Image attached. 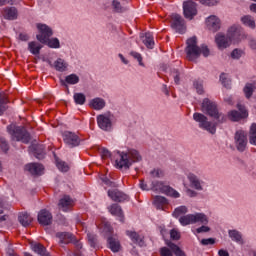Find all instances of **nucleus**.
<instances>
[{
  "label": "nucleus",
  "mask_w": 256,
  "mask_h": 256,
  "mask_svg": "<svg viewBox=\"0 0 256 256\" xmlns=\"http://www.w3.org/2000/svg\"><path fill=\"white\" fill-rule=\"evenodd\" d=\"M143 158L139 151L129 148L125 151H117L115 155V167L127 171L133 163H139Z\"/></svg>",
  "instance_id": "nucleus-1"
},
{
  "label": "nucleus",
  "mask_w": 256,
  "mask_h": 256,
  "mask_svg": "<svg viewBox=\"0 0 256 256\" xmlns=\"http://www.w3.org/2000/svg\"><path fill=\"white\" fill-rule=\"evenodd\" d=\"M185 53L189 61H195L196 59H199L201 54H203V57H209L210 55V51L207 45H202L201 47L197 45L196 36L187 39Z\"/></svg>",
  "instance_id": "nucleus-2"
},
{
  "label": "nucleus",
  "mask_w": 256,
  "mask_h": 256,
  "mask_svg": "<svg viewBox=\"0 0 256 256\" xmlns=\"http://www.w3.org/2000/svg\"><path fill=\"white\" fill-rule=\"evenodd\" d=\"M201 109L203 113L209 115V117H212V119H215L217 123H225V121H227V116L219 112L217 104L211 101L209 98H205L202 101Z\"/></svg>",
  "instance_id": "nucleus-3"
},
{
  "label": "nucleus",
  "mask_w": 256,
  "mask_h": 256,
  "mask_svg": "<svg viewBox=\"0 0 256 256\" xmlns=\"http://www.w3.org/2000/svg\"><path fill=\"white\" fill-rule=\"evenodd\" d=\"M179 223L183 227L187 225H209V217L205 213L196 212L194 214H187L179 218Z\"/></svg>",
  "instance_id": "nucleus-4"
},
{
  "label": "nucleus",
  "mask_w": 256,
  "mask_h": 256,
  "mask_svg": "<svg viewBox=\"0 0 256 256\" xmlns=\"http://www.w3.org/2000/svg\"><path fill=\"white\" fill-rule=\"evenodd\" d=\"M193 119L194 121H196V123H198V127L200 129L208 131V133H211V135H215V133H217V123L209 121L207 116H205L204 114L195 112L193 114Z\"/></svg>",
  "instance_id": "nucleus-5"
},
{
  "label": "nucleus",
  "mask_w": 256,
  "mask_h": 256,
  "mask_svg": "<svg viewBox=\"0 0 256 256\" xmlns=\"http://www.w3.org/2000/svg\"><path fill=\"white\" fill-rule=\"evenodd\" d=\"M9 135L13 141H21L22 143H29V132L21 126L10 125L7 127Z\"/></svg>",
  "instance_id": "nucleus-6"
},
{
  "label": "nucleus",
  "mask_w": 256,
  "mask_h": 256,
  "mask_svg": "<svg viewBox=\"0 0 256 256\" xmlns=\"http://www.w3.org/2000/svg\"><path fill=\"white\" fill-rule=\"evenodd\" d=\"M152 190L157 191L158 193H164V195H167L168 197H173L174 199H179V197H181V194H179L177 190L159 181L152 182Z\"/></svg>",
  "instance_id": "nucleus-7"
},
{
  "label": "nucleus",
  "mask_w": 256,
  "mask_h": 256,
  "mask_svg": "<svg viewBox=\"0 0 256 256\" xmlns=\"http://www.w3.org/2000/svg\"><path fill=\"white\" fill-rule=\"evenodd\" d=\"M234 143L237 151L243 153L245 149H247V133H245L243 130L236 131L234 135Z\"/></svg>",
  "instance_id": "nucleus-8"
},
{
  "label": "nucleus",
  "mask_w": 256,
  "mask_h": 256,
  "mask_svg": "<svg viewBox=\"0 0 256 256\" xmlns=\"http://www.w3.org/2000/svg\"><path fill=\"white\" fill-rule=\"evenodd\" d=\"M36 27L40 33L36 36V39L40 43H47V39H49L53 35V30L51 29V27L41 23H38Z\"/></svg>",
  "instance_id": "nucleus-9"
},
{
  "label": "nucleus",
  "mask_w": 256,
  "mask_h": 256,
  "mask_svg": "<svg viewBox=\"0 0 256 256\" xmlns=\"http://www.w3.org/2000/svg\"><path fill=\"white\" fill-rule=\"evenodd\" d=\"M64 143L70 147V149H73V147H79L81 144V138L73 132L65 131L62 134Z\"/></svg>",
  "instance_id": "nucleus-10"
},
{
  "label": "nucleus",
  "mask_w": 256,
  "mask_h": 256,
  "mask_svg": "<svg viewBox=\"0 0 256 256\" xmlns=\"http://www.w3.org/2000/svg\"><path fill=\"white\" fill-rule=\"evenodd\" d=\"M97 124L102 131H111L113 122L111 121V114H100L97 116Z\"/></svg>",
  "instance_id": "nucleus-11"
},
{
  "label": "nucleus",
  "mask_w": 256,
  "mask_h": 256,
  "mask_svg": "<svg viewBox=\"0 0 256 256\" xmlns=\"http://www.w3.org/2000/svg\"><path fill=\"white\" fill-rule=\"evenodd\" d=\"M238 111L237 110H232L228 113V118L230 121H241V119H245L248 117L247 110L245 109V106L238 104L237 105Z\"/></svg>",
  "instance_id": "nucleus-12"
},
{
  "label": "nucleus",
  "mask_w": 256,
  "mask_h": 256,
  "mask_svg": "<svg viewBox=\"0 0 256 256\" xmlns=\"http://www.w3.org/2000/svg\"><path fill=\"white\" fill-rule=\"evenodd\" d=\"M172 28L175 29L177 33H185L187 26H185V19L179 14H172Z\"/></svg>",
  "instance_id": "nucleus-13"
},
{
  "label": "nucleus",
  "mask_w": 256,
  "mask_h": 256,
  "mask_svg": "<svg viewBox=\"0 0 256 256\" xmlns=\"http://www.w3.org/2000/svg\"><path fill=\"white\" fill-rule=\"evenodd\" d=\"M183 13L186 19H193L197 15V4L191 0L184 2Z\"/></svg>",
  "instance_id": "nucleus-14"
},
{
  "label": "nucleus",
  "mask_w": 256,
  "mask_h": 256,
  "mask_svg": "<svg viewBox=\"0 0 256 256\" xmlns=\"http://www.w3.org/2000/svg\"><path fill=\"white\" fill-rule=\"evenodd\" d=\"M38 223L43 227H48L53 223V214L47 209H42L38 212Z\"/></svg>",
  "instance_id": "nucleus-15"
},
{
  "label": "nucleus",
  "mask_w": 256,
  "mask_h": 256,
  "mask_svg": "<svg viewBox=\"0 0 256 256\" xmlns=\"http://www.w3.org/2000/svg\"><path fill=\"white\" fill-rule=\"evenodd\" d=\"M74 206L75 200H73V198H71L69 195L63 196L58 203V208L64 213H67V211H71Z\"/></svg>",
  "instance_id": "nucleus-16"
},
{
  "label": "nucleus",
  "mask_w": 256,
  "mask_h": 256,
  "mask_svg": "<svg viewBox=\"0 0 256 256\" xmlns=\"http://www.w3.org/2000/svg\"><path fill=\"white\" fill-rule=\"evenodd\" d=\"M187 179L190 183V187L192 189H195L196 191H203V187H205V182L201 179H199V176L189 173L187 175Z\"/></svg>",
  "instance_id": "nucleus-17"
},
{
  "label": "nucleus",
  "mask_w": 256,
  "mask_h": 256,
  "mask_svg": "<svg viewBox=\"0 0 256 256\" xmlns=\"http://www.w3.org/2000/svg\"><path fill=\"white\" fill-rule=\"evenodd\" d=\"M215 43L220 49V51H223V49H227L231 45V39H229V36H226L223 33H218L215 36Z\"/></svg>",
  "instance_id": "nucleus-18"
},
{
  "label": "nucleus",
  "mask_w": 256,
  "mask_h": 256,
  "mask_svg": "<svg viewBox=\"0 0 256 256\" xmlns=\"http://www.w3.org/2000/svg\"><path fill=\"white\" fill-rule=\"evenodd\" d=\"M243 31L241 30V28L239 26H231L228 29V39H230V42L233 41V43H239V41H241V35H242Z\"/></svg>",
  "instance_id": "nucleus-19"
},
{
  "label": "nucleus",
  "mask_w": 256,
  "mask_h": 256,
  "mask_svg": "<svg viewBox=\"0 0 256 256\" xmlns=\"http://www.w3.org/2000/svg\"><path fill=\"white\" fill-rule=\"evenodd\" d=\"M108 196L110 197V199H112V201H116L118 203H122V201H127V199H129V196L119 191L118 189L109 190Z\"/></svg>",
  "instance_id": "nucleus-20"
},
{
  "label": "nucleus",
  "mask_w": 256,
  "mask_h": 256,
  "mask_svg": "<svg viewBox=\"0 0 256 256\" xmlns=\"http://www.w3.org/2000/svg\"><path fill=\"white\" fill-rule=\"evenodd\" d=\"M206 24L210 31H219L221 29V20L217 16H209L206 20Z\"/></svg>",
  "instance_id": "nucleus-21"
},
{
  "label": "nucleus",
  "mask_w": 256,
  "mask_h": 256,
  "mask_svg": "<svg viewBox=\"0 0 256 256\" xmlns=\"http://www.w3.org/2000/svg\"><path fill=\"white\" fill-rule=\"evenodd\" d=\"M44 167L39 163H30L25 166V171L31 173V175H41L44 171Z\"/></svg>",
  "instance_id": "nucleus-22"
},
{
  "label": "nucleus",
  "mask_w": 256,
  "mask_h": 256,
  "mask_svg": "<svg viewBox=\"0 0 256 256\" xmlns=\"http://www.w3.org/2000/svg\"><path fill=\"white\" fill-rule=\"evenodd\" d=\"M105 105V99L99 97L93 98L89 102V107H91V109H95V111H101V109H105Z\"/></svg>",
  "instance_id": "nucleus-23"
},
{
  "label": "nucleus",
  "mask_w": 256,
  "mask_h": 256,
  "mask_svg": "<svg viewBox=\"0 0 256 256\" xmlns=\"http://www.w3.org/2000/svg\"><path fill=\"white\" fill-rule=\"evenodd\" d=\"M53 67L60 73H65L69 67V63H67V61H65L63 58H58L56 61H54Z\"/></svg>",
  "instance_id": "nucleus-24"
},
{
  "label": "nucleus",
  "mask_w": 256,
  "mask_h": 256,
  "mask_svg": "<svg viewBox=\"0 0 256 256\" xmlns=\"http://www.w3.org/2000/svg\"><path fill=\"white\" fill-rule=\"evenodd\" d=\"M108 209L111 215L118 217L119 221L123 223L124 218H123V210L121 209V206H119L118 204H112L110 207H108Z\"/></svg>",
  "instance_id": "nucleus-25"
},
{
  "label": "nucleus",
  "mask_w": 256,
  "mask_h": 256,
  "mask_svg": "<svg viewBox=\"0 0 256 256\" xmlns=\"http://www.w3.org/2000/svg\"><path fill=\"white\" fill-rule=\"evenodd\" d=\"M228 235L232 241L239 243V245H243L245 243L243 240V234H241L239 230H229Z\"/></svg>",
  "instance_id": "nucleus-26"
},
{
  "label": "nucleus",
  "mask_w": 256,
  "mask_h": 256,
  "mask_svg": "<svg viewBox=\"0 0 256 256\" xmlns=\"http://www.w3.org/2000/svg\"><path fill=\"white\" fill-rule=\"evenodd\" d=\"M31 249L34 251V253H37V255L51 256L49 252H47V248H45V246H43L41 243H32Z\"/></svg>",
  "instance_id": "nucleus-27"
},
{
  "label": "nucleus",
  "mask_w": 256,
  "mask_h": 256,
  "mask_svg": "<svg viewBox=\"0 0 256 256\" xmlns=\"http://www.w3.org/2000/svg\"><path fill=\"white\" fill-rule=\"evenodd\" d=\"M18 221L23 227H29L31 225L33 218L27 212H22L18 216Z\"/></svg>",
  "instance_id": "nucleus-28"
},
{
  "label": "nucleus",
  "mask_w": 256,
  "mask_h": 256,
  "mask_svg": "<svg viewBox=\"0 0 256 256\" xmlns=\"http://www.w3.org/2000/svg\"><path fill=\"white\" fill-rule=\"evenodd\" d=\"M3 16L9 21H15V19H17V8L15 7L5 8L3 12Z\"/></svg>",
  "instance_id": "nucleus-29"
},
{
  "label": "nucleus",
  "mask_w": 256,
  "mask_h": 256,
  "mask_svg": "<svg viewBox=\"0 0 256 256\" xmlns=\"http://www.w3.org/2000/svg\"><path fill=\"white\" fill-rule=\"evenodd\" d=\"M56 237L59 239V243H64V245L73 241V235L67 232H58L56 233Z\"/></svg>",
  "instance_id": "nucleus-30"
},
{
  "label": "nucleus",
  "mask_w": 256,
  "mask_h": 256,
  "mask_svg": "<svg viewBox=\"0 0 256 256\" xmlns=\"http://www.w3.org/2000/svg\"><path fill=\"white\" fill-rule=\"evenodd\" d=\"M126 235H128V237H130V239H131V241H133V243H136L140 247H143V245H144L143 237L141 235H139L137 232L126 231Z\"/></svg>",
  "instance_id": "nucleus-31"
},
{
  "label": "nucleus",
  "mask_w": 256,
  "mask_h": 256,
  "mask_svg": "<svg viewBox=\"0 0 256 256\" xmlns=\"http://www.w3.org/2000/svg\"><path fill=\"white\" fill-rule=\"evenodd\" d=\"M153 203L156 209H160V210H164L165 206L169 205V201L167 200V198L163 196H155Z\"/></svg>",
  "instance_id": "nucleus-32"
},
{
  "label": "nucleus",
  "mask_w": 256,
  "mask_h": 256,
  "mask_svg": "<svg viewBox=\"0 0 256 256\" xmlns=\"http://www.w3.org/2000/svg\"><path fill=\"white\" fill-rule=\"evenodd\" d=\"M41 49H43V45L39 42L32 41L28 43V51H30L32 55H39V53H41Z\"/></svg>",
  "instance_id": "nucleus-33"
},
{
  "label": "nucleus",
  "mask_w": 256,
  "mask_h": 256,
  "mask_svg": "<svg viewBox=\"0 0 256 256\" xmlns=\"http://www.w3.org/2000/svg\"><path fill=\"white\" fill-rule=\"evenodd\" d=\"M189 213V208L187 206H179L174 209L172 215L175 219H180V217H185Z\"/></svg>",
  "instance_id": "nucleus-34"
},
{
  "label": "nucleus",
  "mask_w": 256,
  "mask_h": 256,
  "mask_svg": "<svg viewBox=\"0 0 256 256\" xmlns=\"http://www.w3.org/2000/svg\"><path fill=\"white\" fill-rule=\"evenodd\" d=\"M8 103L9 100H7V94H5V92L3 91H0V115L7 111V107H5V105H7Z\"/></svg>",
  "instance_id": "nucleus-35"
},
{
  "label": "nucleus",
  "mask_w": 256,
  "mask_h": 256,
  "mask_svg": "<svg viewBox=\"0 0 256 256\" xmlns=\"http://www.w3.org/2000/svg\"><path fill=\"white\" fill-rule=\"evenodd\" d=\"M256 89V83H247L243 89L244 95L246 99H250V97L253 95V91Z\"/></svg>",
  "instance_id": "nucleus-36"
},
{
  "label": "nucleus",
  "mask_w": 256,
  "mask_h": 256,
  "mask_svg": "<svg viewBox=\"0 0 256 256\" xmlns=\"http://www.w3.org/2000/svg\"><path fill=\"white\" fill-rule=\"evenodd\" d=\"M108 245L111 251H113V253H119V249L121 248V245L119 244V241H117V239L113 237H109Z\"/></svg>",
  "instance_id": "nucleus-37"
},
{
  "label": "nucleus",
  "mask_w": 256,
  "mask_h": 256,
  "mask_svg": "<svg viewBox=\"0 0 256 256\" xmlns=\"http://www.w3.org/2000/svg\"><path fill=\"white\" fill-rule=\"evenodd\" d=\"M143 43L146 45L147 49H153L155 42L153 41V34H151V32L145 34Z\"/></svg>",
  "instance_id": "nucleus-38"
},
{
  "label": "nucleus",
  "mask_w": 256,
  "mask_h": 256,
  "mask_svg": "<svg viewBox=\"0 0 256 256\" xmlns=\"http://www.w3.org/2000/svg\"><path fill=\"white\" fill-rule=\"evenodd\" d=\"M249 143H250V145H255L256 146V124L255 123H253L250 126Z\"/></svg>",
  "instance_id": "nucleus-39"
},
{
  "label": "nucleus",
  "mask_w": 256,
  "mask_h": 256,
  "mask_svg": "<svg viewBox=\"0 0 256 256\" xmlns=\"http://www.w3.org/2000/svg\"><path fill=\"white\" fill-rule=\"evenodd\" d=\"M44 45H47L50 47V49H59L61 47V43L59 42V39L57 38H47L46 43Z\"/></svg>",
  "instance_id": "nucleus-40"
},
{
  "label": "nucleus",
  "mask_w": 256,
  "mask_h": 256,
  "mask_svg": "<svg viewBox=\"0 0 256 256\" xmlns=\"http://www.w3.org/2000/svg\"><path fill=\"white\" fill-rule=\"evenodd\" d=\"M35 157L36 159H44L45 158V146L37 145L35 146Z\"/></svg>",
  "instance_id": "nucleus-41"
},
{
  "label": "nucleus",
  "mask_w": 256,
  "mask_h": 256,
  "mask_svg": "<svg viewBox=\"0 0 256 256\" xmlns=\"http://www.w3.org/2000/svg\"><path fill=\"white\" fill-rule=\"evenodd\" d=\"M242 23L246 25V27H250V29H255V20L251 16H244L241 19Z\"/></svg>",
  "instance_id": "nucleus-42"
},
{
  "label": "nucleus",
  "mask_w": 256,
  "mask_h": 256,
  "mask_svg": "<svg viewBox=\"0 0 256 256\" xmlns=\"http://www.w3.org/2000/svg\"><path fill=\"white\" fill-rule=\"evenodd\" d=\"M56 166L59 171H62V173H67V171H69V164L59 158L56 159Z\"/></svg>",
  "instance_id": "nucleus-43"
},
{
  "label": "nucleus",
  "mask_w": 256,
  "mask_h": 256,
  "mask_svg": "<svg viewBox=\"0 0 256 256\" xmlns=\"http://www.w3.org/2000/svg\"><path fill=\"white\" fill-rule=\"evenodd\" d=\"M87 98L85 97V94L83 93H75L74 94V101L76 105H85V101Z\"/></svg>",
  "instance_id": "nucleus-44"
},
{
  "label": "nucleus",
  "mask_w": 256,
  "mask_h": 256,
  "mask_svg": "<svg viewBox=\"0 0 256 256\" xmlns=\"http://www.w3.org/2000/svg\"><path fill=\"white\" fill-rule=\"evenodd\" d=\"M150 175L153 179H161V177H165V172L161 168H154Z\"/></svg>",
  "instance_id": "nucleus-45"
},
{
  "label": "nucleus",
  "mask_w": 256,
  "mask_h": 256,
  "mask_svg": "<svg viewBox=\"0 0 256 256\" xmlns=\"http://www.w3.org/2000/svg\"><path fill=\"white\" fill-rule=\"evenodd\" d=\"M220 81L222 85L226 87V89H231V79H229V76L225 73H222L220 75Z\"/></svg>",
  "instance_id": "nucleus-46"
},
{
  "label": "nucleus",
  "mask_w": 256,
  "mask_h": 256,
  "mask_svg": "<svg viewBox=\"0 0 256 256\" xmlns=\"http://www.w3.org/2000/svg\"><path fill=\"white\" fill-rule=\"evenodd\" d=\"M65 81L68 85H77V83H79V76L76 74H70L66 76Z\"/></svg>",
  "instance_id": "nucleus-47"
},
{
  "label": "nucleus",
  "mask_w": 256,
  "mask_h": 256,
  "mask_svg": "<svg viewBox=\"0 0 256 256\" xmlns=\"http://www.w3.org/2000/svg\"><path fill=\"white\" fill-rule=\"evenodd\" d=\"M169 247L176 256H187L185 252L181 250V248H179V246H177L176 244L171 243L169 244Z\"/></svg>",
  "instance_id": "nucleus-48"
},
{
  "label": "nucleus",
  "mask_w": 256,
  "mask_h": 256,
  "mask_svg": "<svg viewBox=\"0 0 256 256\" xmlns=\"http://www.w3.org/2000/svg\"><path fill=\"white\" fill-rule=\"evenodd\" d=\"M87 238L90 247H92L93 249L97 248V235L93 233H88Z\"/></svg>",
  "instance_id": "nucleus-49"
},
{
  "label": "nucleus",
  "mask_w": 256,
  "mask_h": 256,
  "mask_svg": "<svg viewBox=\"0 0 256 256\" xmlns=\"http://www.w3.org/2000/svg\"><path fill=\"white\" fill-rule=\"evenodd\" d=\"M171 77L174 79L176 85L181 81V72L178 69H172L170 72Z\"/></svg>",
  "instance_id": "nucleus-50"
},
{
  "label": "nucleus",
  "mask_w": 256,
  "mask_h": 256,
  "mask_svg": "<svg viewBox=\"0 0 256 256\" xmlns=\"http://www.w3.org/2000/svg\"><path fill=\"white\" fill-rule=\"evenodd\" d=\"M130 55L131 57H133V59H136V61H138L140 67H145V63H143V56H141L139 52L132 51L130 52Z\"/></svg>",
  "instance_id": "nucleus-51"
},
{
  "label": "nucleus",
  "mask_w": 256,
  "mask_h": 256,
  "mask_svg": "<svg viewBox=\"0 0 256 256\" xmlns=\"http://www.w3.org/2000/svg\"><path fill=\"white\" fill-rule=\"evenodd\" d=\"M194 89H196L198 95H203V82L201 80H195Z\"/></svg>",
  "instance_id": "nucleus-52"
},
{
  "label": "nucleus",
  "mask_w": 256,
  "mask_h": 256,
  "mask_svg": "<svg viewBox=\"0 0 256 256\" xmlns=\"http://www.w3.org/2000/svg\"><path fill=\"white\" fill-rule=\"evenodd\" d=\"M112 7L116 13H123V6H121V2H119V0H113Z\"/></svg>",
  "instance_id": "nucleus-53"
},
{
  "label": "nucleus",
  "mask_w": 256,
  "mask_h": 256,
  "mask_svg": "<svg viewBox=\"0 0 256 256\" xmlns=\"http://www.w3.org/2000/svg\"><path fill=\"white\" fill-rule=\"evenodd\" d=\"M202 226H200L199 228H197L195 230V233L199 234V233H209V231H211V228H209L207 226V224H200Z\"/></svg>",
  "instance_id": "nucleus-54"
},
{
  "label": "nucleus",
  "mask_w": 256,
  "mask_h": 256,
  "mask_svg": "<svg viewBox=\"0 0 256 256\" xmlns=\"http://www.w3.org/2000/svg\"><path fill=\"white\" fill-rule=\"evenodd\" d=\"M202 5L213 7L219 3V0H199Z\"/></svg>",
  "instance_id": "nucleus-55"
},
{
  "label": "nucleus",
  "mask_w": 256,
  "mask_h": 256,
  "mask_svg": "<svg viewBox=\"0 0 256 256\" xmlns=\"http://www.w3.org/2000/svg\"><path fill=\"white\" fill-rule=\"evenodd\" d=\"M243 56V50L241 49H234L231 53L232 59H241Z\"/></svg>",
  "instance_id": "nucleus-56"
},
{
  "label": "nucleus",
  "mask_w": 256,
  "mask_h": 256,
  "mask_svg": "<svg viewBox=\"0 0 256 256\" xmlns=\"http://www.w3.org/2000/svg\"><path fill=\"white\" fill-rule=\"evenodd\" d=\"M170 237L174 241H179V239H181V233H179V231H177V229H172L170 231Z\"/></svg>",
  "instance_id": "nucleus-57"
},
{
  "label": "nucleus",
  "mask_w": 256,
  "mask_h": 256,
  "mask_svg": "<svg viewBox=\"0 0 256 256\" xmlns=\"http://www.w3.org/2000/svg\"><path fill=\"white\" fill-rule=\"evenodd\" d=\"M100 155L102 156V159H109V157H111V152L107 148H101Z\"/></svg>",
  "instance_id": "nucleus-58"
},
{
  "label": "nucleus",
  "mask_w": 256,
  "mask_h": 256,
  "mask_svg": "<svg viewBox=\"0 0 256 256\" xmlns=\"http://www.w3.org/2000/svg\"><path fill=\"white\" fill-rule=\"evenodd\" d=\"M0 148L4 153H7L9 151V144H7V141H5V139H0Z\"/></svg>",
  "instance_id": "nucleus-59"
},
{
  "label": "nucleus",
  "mask_w": 256,
  "mask_h": 256,
  "mask_svg": "<svg viewBox=\"0 0 256 256\" xmlns=\"http://www.w3.org/2000/svg\"><path fill=\"white\" fill-rule=\"evenodd\" d=\"M160 254L161 256H173V252H171V250H169L167 247L161 248Z\"/></svg>",
  "instance_id": "nucleus-60"
},
{
  "label": "nucleus",
  "mask_w": 256,
  "mask_h": 256,
  "mask_svg": "<svg viewBox=\"0 0 256 256\" xmlns=\"http://www.w3.org/2000/svg\"><path fill=\"white\" fill-rule=\"evenodd\" d=\"M201 245H215V239L213 238L202 239Z\"/></svg>",
  "instance_id": "nucleus-61"
},
{
  "label": "nucleus",
  "mask_w": 256,
  "mask_h": 256,
  "mask_svg": "<svg viewBox=\"0 0 256 256\" xmlns=\"http://www.w3.org/2000/svg\"><path fill=\"white\" fill-rule=\"evenodd\" d=\"M248 44H249V47H250L251 49H253L254 51H256V40H255V39L251 38V39L249 40Z\"/></svg>",
  "instance_id": "nucleus-62"
},
{
  "label": "nucleus",
  "mask_w": 256,
  "mask_h": 256,
  "mask_svg": "<svg viewBox=\"0 0 256 256\" xmlns=\"http://www.w3.org/2000/svg\"><path fill=\"white\" fill-rule=\"evenodd\" d=\"M19 39L20 41H29V35L26 33H20Z\"/></svg>",
  "instance_id": "nucleus-63"
},
{
  "label": "nucleus",
  "mask_w": 256,
  "mask_h": 256,
  "mask_svg": "<svg viewBox=\"0 0 256 256\" xmlns=\"http://www.w3.org/2000/svg\"><path fill=\"white\" fill-rule=\"evenodd\" d=\"M186 193L188 197H197V192H195V190L187 189Z\"/></svg>",
  "instance_id": "nucleus-64"
}]
</instances>
